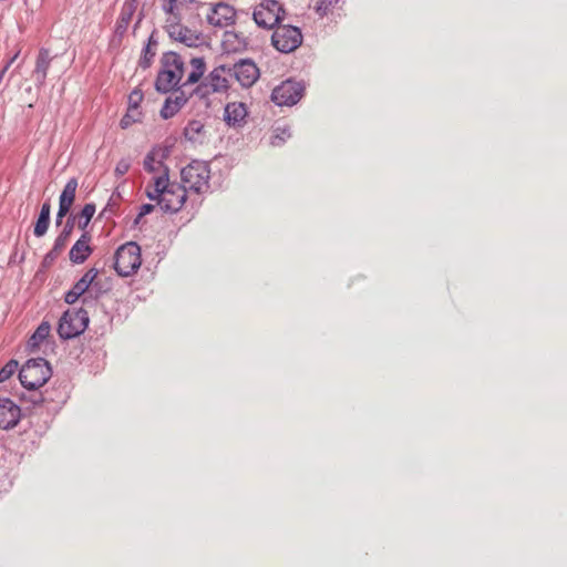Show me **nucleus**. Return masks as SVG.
I'll return each instance as SVG.
<instances>
[{
	"mask_svg": "<svg viewBox=\"0 0 567 567\" xmlns=\"http://www.w3.org/2000/svg\"><path fill=\"white\" fill-rule=\"evenodd\" d=\"M164 29L174 41L189 48L206 45V37L186 24L198 16L197 0H163Z\"/></svg>",
	"mask_w": 567,
	"mask_h": 567,
	"instance_id": "f257e3e1",
	"label": "nucleus"
},
{
	"mask_svg": "<svg viewBox=\"0 0 567 567\" xmlns=\"http://www.w3.org/2000/svg\"><path fill=\"white\" fill-rule=\"evenodd\" d=\"M206 71V63L203 58H193L189 62V70L179 54L169 51L161 59V69L156 78V90L167 93L177 85L187 86L197 83Z\"/></svg>",
	"mask_w": 567,
	"mask_h": 567,
	"instance_id": "f03ea898",
	"label": "nucleus"
},
{
	"mask_svg": "<svg viewBox=\"0 0 567 567\" xmlns=\"http://www.w3.org/2000/svg\"><path fill=\"white\" fill-rule=\"evenodd\" d=\"M146 196L156 202L165 213L179 212L187 198L185 186L177 182H171L168 172L154 175L145 189Z\"/></svg>",
	"mask_w": 567,
	"mask_h": 567,
	"instance_id": "7ed1b4c3",
	"label": "nucleus"
},
{
	"mask_svg": "<svg viewBox=\"0 0 567 567\" xmlns=\"http://www.w3.org/2000/svg\"><path fill=\"white\" fill-rule=\"evenodd\" d=\"M181 178L185 189L196 194H204L209 189L210 169L203 161H193L181 172Z\"/></svg>",
	"mask_w": 567,
	"mask_h": 567,
	"instance_id": "20e7f679",
	"label": "nucleus"
},
{
	"mask_svg": "<svg viewBox=\"0 0 567 567\" xmlns=\"http://www.w3.org/2000/svg\"><path fill=\"white\" fill-rule=\"evenodd\" d=\"M52 371L47 360L42 358L28 360L19 372L21 384L29 390L43 386L51 378Z\"/></svg>",
	"mask_w": 567,
	"mask_h": 567,
	"instance_id": "39448f33",
	"label": "nucleus"
},
{
	"mask_svg": "<svg viewBox=\"0 0 567 567\" xmlns=\"http://www.w3.org/2000/svg\"><path fill=\"white\" fill-rule=\"evenodd\" d=\"M114 258L116 272L122 277L131 276L141 267V248L136 243H126L117 248Z\"/></svg>",
	"mask_w": 567,
	"mask_h": 567,
	"instance_id": "423d86ee",
	"label": "nucleus"
},
{
	"mask_svg": "<svg viewBox=\"0 0 567 567\" xmlns=\"http://www.w3.org/2000/svg\"><path fill=\"white\" fill-rule=\"evenodd\" d=\"M285 10L280 2L266 0L258 3L252 10V20L262 29H274L284 19Z\"/></svg>",
	"mask_w": 567,
	"mask_h": 567,
	"instance_id": "0eeeda50",
	"label": "nucleus"
},
{
	"mask_svg": "<svg viewBox=\"0 0 567 567\" xmlns=\"http://www.w3.org/2000/svg\"><path fill=\"white\" fill-rule=\"evenodd\" d=\"M87 324L89 316L86 310H68L60 319L58 333L62 339H71L81 334Z\"/></svg>",
	"mask_w": 567,
	"mask_h": 567,
	"instance_id": "6e6552de",
	"label": "nucleus"
},
{
	"mask_svg": "<svg viewBox=\"0 0 567 567\" xmlns=\"http://www.w3.org/2000/svg\"><path fill=\"white\" fill-rule=\"evenodd\" d=\"M274 47L285 53L295 51L302 43L299 28L292 25H278L271 37Z\"/></svg>",
	"mask_w": 567,
	"mask_h": 567,
	"instance_id": "1a4fd4ad",
	"label": "nucleus"
},
{
	"mask_svg": "<svg viewBox=\"0 0 567 567\" xmlns=\"http://www.w3.org/2000/svg\"><path fill=\"white\" fill-rule=\"evenodd\" d=\"M231 78L230 68L219 65L215 68L199 84L197 91L203 95L210 93L226 92L229 87V79Z\"/></svg>",
	"mask_w": 567,
	"mask_h": 567,
	"instance_id": "9d476101",
	"label": "nucleus"
},
{
	"mask_svg": "<svg viewBox=\"0 0 567 567\" xmlns=\"http://www.w3.org/2000/svg\"><path fill=\"white\" fill-rule=\"evenodd\" d=\"M303 91L301 83L287 80L272 90L271 100L279 106H292L300 101Z\"/></svg>",
	"mask_w": 567,
	"mask_h": 567,
	"instance_id": "9b49d317",
	"label": "nucleus"
},
{
	"mask_svg": "<svg viewBox=\"0 0 567 567\" xmlns=\"http://www.w3.org/2000/svg\"><path fill=\"white\" fill-rule=\"evenodd\" d=\"M206 19L213 27L226 28L235 23L236 10L228 3L218 2L210 7Z\"/></svg>",
	"mask_w": 567,
	"mask_h": 567,
	"instance_id": "f8f14e48",
	"label": "nucleus"
},
{
	"mask_svg": "<svg viewBox=\"0 0 567 567\" xmlns=\"http://www.w3.org/2000/svg\"><path fill=\"white\" fill-rule=\"evenodd\" d=\"M231 78L243 87L252 86L260 76V72L256 63L251 60H241L230 68Z\"/></svg>",
	"mask_w": 567,
	"mask_h": 567,
	"instance_id": "ddd939ff",
	"label": "nucleus"
},
{
	"mask_svg": "<svg viewBox=\"0 0 567 567\" xmlns=\"http://www.w3.org/2000/svg\"><path fill=\"white\" fill-rule=\"evenodd\" d=\"M21 417L20 408L8 398H0V429L14 427Z\"/></svg>",
	"mask_w": 567,
	"mask_h": 567,
	"instance_id": "4468645a",
	"label": "nucleus"
},
{
	"mask_svg": "<svg viewBox=\"0 0 567 567\" xmlns=\"http://www.w3.org/2000/svg\"><path fill=\"white\" fill-rule=\"evenodd\" d=\"M184 137L193 145H203L209 138V130L200 120H192L184 128Z\"/></svg>",
	"mask_w": 567,
	"mask_h": 567,
	"instance_id": "2eb2a0df",
	"label": "nucleus"
},
{
	"mask_svg": "<svg viewBox=\"0 0 567 567\" xmlns=\"http://www.w3.org/2000/svg\"><path fill=\"white\" fill-rule=\"evenodd\" d=\"M91 235L86 231L76 240L69 252L70 260L73 264H83L92 254Z\"/></svg>",
	"mask_w": 567,
	"mask_h": 567,
	"instance_id": "dca6fc26",
	"label": "nucleus"
},
{
	"mask_svg": "<svg viewBox=\"0 0 567 567\" xmlns=\"http://www.w3.org/2000/svg\"><path fill=\"white\" fill-rule=\"evenodd\" d=\"M76 189L78 181L75 178L69 179L60 195L58 212L59 219L63 218L70 212L75 199Z\"/></svg>",
	"mask_w": 567,
	"mask_h": 567,
	"instance_id": "f3484780",
	"label": "nucleus"
},
{
	"mask_svg": "<svg viewBox=\"0 0 567 567\" xmlns=\"http://www.w3.org/2000/svg\"><path fill=\"white\" fill-rule=\"evenodd\" d=\"M248 38L243 33L226 31L223 34L221 47L227 53H237L247 49Z\"/></svg>",
	"mask_w": 567,
	"mask_h": 567,
	"instance_id": "a211bd4d",
	"label": "nucleus"
},
{
	"mask_svg": "<svg viewBox=\"0 0 567 567\" xmlns=\"http://www.w3.org/2000/svg\"><path fill=\"white\" fill-rule=\"evenodd\" d=\"M247 107L241 102L228 103L225 107L224 120L228 125H241L247 116Z\"/></svg>",
	"mask_w": 567,
	"mask_h": 567,
	"instance_id": "6ab92c4d",
	"label": "nucleus"
},
{
	"mask_svg": "<svg viewBox=\"0 0 567 567\" xmlns=\"http://www.w3.org/2000/svg\"><path fill=\"white\" fill-rule=\"evenodd\" d=\"M137 7L132 4L131 2H124L120 17L116 22V32L123 34L126 32L128 24L132 21V18L136 11Z\"/></svg>",
	"mask_w": 567,
	"mask_h": 567,
	"instance_id": "aec40b11",
	"label": "nucleus"
},
{
	"mask_svg": "<svg viewBox=\"0 0 567 567\" xmlns=\"http://www.w3.org/2000/svg\"><path fill=\"white\" fill-rule=\"evenodd\" d=\"M159 157L161 151H151L144 159V169L156 175H161L164 171L167 172Z\"/></svg>",
	"mask_w": 567,
	"mask_h": 567,
	"instance_id": "412c9836",
	"label": "nucleus"
},
{
	"mask_svg": "<svg viewBox=\"0 0 567 567\" xmlns=\"http://www.w3.org/2000/svg\"><path fill=\"white\" fill-rule=\"evenodd\" d=\"M50 212H51L50 204L44 203L41 207L39 218L34 225V235L37 237H41L47 233V230L49 228V224H50Z\"/></svg>",
	"mask_w": 567,
	"mask_h": 567,
	"instance_id": "4be33fe9",
	"label": "nucleus"
},
{
	"mask_svg": "<svg viewBox=\"0 0 567 567\" xmlns=\"http://www.w3.org/2000/svg\"><path fill=\"white\" fill-rule=\"evenodd\" d=\"M99 271L95 268L89 269L80 280L75 282V285L72 287L79 295H83L91 284L95 280L97 277Z\"/></svg>",
	"mask_w": 567,
	"mask_h": 567,
	"instance_id": "5701e85b",
	"label": "nucleus"
},
{
	"mask_svg": "<svg viewBox=\"0 0 567 567\" xmlns=\"http://www.w3.org/2000/svg\"><path fill=\"white\" fill-rule=\"evenodd\" d=\"M50 330L51 327L49 322H41L40 326L34 331V333L29 339V347L32 349L38 348L40 343L49 337Z\"/></svg>",
	"mask_w": 567,
	"mask_h": 567,
	"instance_id": "b1692460",
	"label": "nucleus"
},
{
	"mask_svg": "<svg viewBox=\"0 0 567 567\" xmlns=\"http://www.w3.org/2000/svg\"><path fill=\"white\" fill-rule=\"evenodd\" d=\"M50 54L49 51L45 49H42L39 52L38 59H37V65H35V73L41 75V79L44 80L48 73V69L50 65Z\"/></svg>",
	"mask_w": 567,
	"mask_h": 567,
	"instance_id": "393cba45",
	"label": "nucleus"
},
{
	"mask_svg": "<svg viewBox=\"0 0 567 567\" xmlns=\"http://www.w3.org/2000/svg\"><path fill=\"white\" fill-rule=\"evenodd\" d=\"M95 214V205L94 204H85L82 208L81 213L78 216V226L80 229L84 230L92 217Z\"/></svg>",
	"mask_w": 567,
	"mask_h": 567,
	"instance_id": "a878e982",
	"label": "nucleus"
},
{
	"mask_svg": "<svg viewBox=\"0 0 567 567\" xmlns=\"http://www.w3.org/2000/svg\"><path fill=\"white\" fill-rule=\"evenodd\" d=\"M18 362L16 360H10L1 370H0V383L10 379L18 369Z\"/></svg>",
	"mask_w": 567,
	"mask_h": 567,
	"instance_id": "bb28decb",
	"label": "nucleus"
},
{
	"mask_svg": "<svg viewBox=\"0 0 567 567\" xmlns=\"http://www.w3.org/2000/svg\"><path fill=\"white\" fill-rule=\"evenodd\" d=\"M339 0H318L316 10L320 16H327L338 4Z\"/></svg>",
	"mask_w": 567,
	"mask_h": 567,
	"instance_id": "cd10ccee",
	"label": "nucleus"
},
{
	"mask_svg": "<svg viewBox=\"0 0 567 567\" xmlns=\"http://www.w3.org/2000/svg\"><path fill=\"white\" fill-rule=\"evenodd\" d=\"M141 120V113L137 110L136 112H131V109L128 107L126 114L122 117L120 125L122 128H127L133 123H136Z\"/></svg>",
	"mask_w": 567,
	"mask_h": 567,
	"instance_id": "c85d7f7f",
	"label": "nucleus"
},
{
	"mask_svg": "<svg viewBox=\"0 0 567 567\" xmlns=\"http://www.w3.org/2000/svg\"><path fill=\"white\" fill-rule=\"evenodd\" d=\"M178 107L176 106V104L173 103V99L172 97H168L166 101H165V104L163 105L162 110H161V115L163 118H171L173 117L177 112H178Z\"/></svg>",
	"mask_w": 567,
	"mask_h": 567,
	"instance_id": "c756f323",
	"label": "nucleus"
},
{
	"mask_svg": "<svg viewBox=\"0 0 567 567\" xmlns=\"http://www.w3.org/2000/svg\"><path fill=\"white\" fill-rule=\"evenodd\" d=\"M143 101V93L141 90H133L128 95V107L131 112H136L141 102Z\"/></svg>",
	"mask_w": 567,
	"mask_h": 567,
	"instance_id": "7c9ffc66",
	"label": "nucleus"
},
{
	"mask_svg": "<svg viewBox=\"0 0 567 567\" xmlns=\"http://www.w3.org/2000/svg\"><path fill=\"white\" fill-rule=\"evenodd\" d=\"M130 167H131L130 161L126 158H123L117 162L114 172H115L116 176H123L130 171Z\"/></svg>",
	"mask_w": 567,
	"mask_h": 567,
	"instance_id": "2f4dec72",
	"label": "nucleus"
},
{
	"mask_svg": "<svg viewBox=\"0 0 567 567\" xmlns=\"http://www.w3.org/2000/svg\"><path fill=\"white\" fill-rule=\"evenodd\" d=\"M80 297L81 295H79V292H76L74 289H71L66 292L64 300L66 303L72 305L76 302Z\"/></svg>",
	"mask_w": 567,
	"mask_h": 567,
	"instance_id": "473e14b6",
	"label": "nucleus"
},
{
	"mask_svg": "<svg viewBox=\"0 0 567 567\" xmlns=\"http://www.w3.org/2000/svg\"><path fill=\"white\" fill-rule=\"evenodd\" d=\"M154 208H155V206L153 204H144V205H142L137 218H141V217L152 213L154 210Z\"/></svg>",
	"mask_w": 567,
	"mask_h": 567,
	"instance_id": "72a5a7b5",
	"label": "nucleus"
},
{
	"mask_svg": "<svg viewBox=\"0 0 567 567\" xmlns=\"http://www.w3.org/2000/svg\"><path fill=\"white\" fill-rule=\"evenodd\" d=\"M186 101H187V99L185 97V95L183 93H181L179 95H176L175 99H173V103L176 104L178 110H181V107L186 103Z\"/></svg>",
	"mask_w": 567,
	"mask_h": 567,
	"instance_id": "f704fd0d",
	"label": "nucleus"
},
{
	"mask_svg": "<svg viewBox=\"0 0 567 567\" xmlns=\"http://www.w3.org/2000/svg\"><path fill=\"white\" fill-rule=\"evenodd\" d=\"M71 230H72V225L70 224V220H68L65 228L61 235H63V237H65L68 239L69 235L71 234Z\"/></svg>",
	"mask_w": 567,
	"mask_h": 567,
	"instance_id": "c9c22d12",
	"label": "nucleus"
},
{
	"mask_svg": "<svg viewBox=\"0 0 567 567\" xmlns=\"http://www.w3.org/2000/svg\"><path fill=\"white\" fill-rule=\"evenodd\" d=\"M65 241H66V238L63 237V235H60L56 239H55V248H59V247H63L65 245Z\"/></svg>",
	"mask_w": 567,
	"mask_h": 567,
	"instance_id": "e433bc0d",
	"label": "nucleus"
},
{
	"mask_svg": "<svg viewBox=\"0 0 567 567\" xmlns=\"http://www.w3.org/2000/svg\"><path fill=\"white\" fill-rule=\"evenodd\" d=\"M19 55V51L9 60V62L6 64V66L3 68V71L2 73L7 72L8 69L10 68V65L17 60Z\"/></svg>",
	"mask_w": 567,
	"mask_h": 567,
	"instance_id": "4c0bfd02",
	"label": "nucleus"
},
{
	"mask_svg": "<svg viewBox=\"0 0 567 567\" xmlns=\"http://www.w3.org/2000/svg\"><path fill=\"white\" fill-rule=\"evenodd\" d=\"M125 2H131L132 4H134L135 7H137V6H138L140 0H125Z\"/></svg>",
	"mask_w": 567,
	"mask_h": 567,
	"instance_id": "58836bf2",
	"label": "nucleus"
}]
</instances>
